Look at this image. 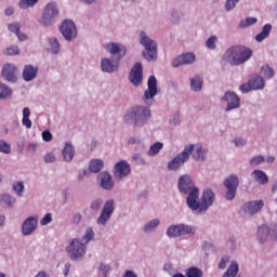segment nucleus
<instances>
[{
  "instance_id": "nucleus-1",
  "label": "nucleus",
  "mask_w": 277,
  "mask_h": 277,
  "mask_svg": "<svg viewBox=\"0 0 277 277\" xmlns=\"http://www.w3.org/2000/svg\"><path fill=\"white\" fill-rule=\"evenodd\" d=\"M104 49L111 55V58L103 57L100 68L102 72L114 75V72H118L122 57L127 55V47L120 42H110L104 45Z\"/></svg>"
},
{
  "instance_id": "nucleus-2",
  "label": "nucleus",
  "mask_w": 277,
  "mask_h": 277,
  "mask_svg": "<svg viewBox=\"0 0 277 277\" xmlns=\"http://www.w3.org/2000/svg\"><path fill=\"white\" fill-rule=\"evenodd\" d=\"M214 202L215 193L212 192L211 188L203 189L201 197L199 189L190 195V199L188 200V209H190L195 215H205V213H207V211L213 207Z\"/></svg>"
},
{
  "instance_id": "nucleus-3",
  "label": "nucleus",
  "mask_w": 277,
  "mask_h": 277,
  "mask_svg": "<svg viewBox=\"0 0 277 277\" xmlns=\"http://www.w3.org/2000/svg\"><path fill=\"white\" fill-rule=\"evenodd\" d=\"M150 119V108L146 106H133L126 110L123 122L130 127H144Z\"/></svg>"
},
{
  "instance_id": "nucleus-4",
  "label": "nucleus",
  "mask_w": 277,
  "mask_h": 277,
  "mask_svg": "<svg viewBox=\"0 0 277 277\" xmlns=\"http://www.w3.org/2000/svg\"><path fill=\"white\" fill-rule=\"evenodd\" d=\"M252 57V50L241 45H233L222 56L223 62L229 66H241Z\"/></svg>"
},
{
  "instance_id": "nucleus-5",
  "label": "nucleus",
  "mask_w": 277,
  "mask_h": 277,
  "mask_svg": "<svg viewBox=\"0 0 277 277\" xmlns=\"http://www.w3.org/2000/svg\"><path fill=\"white\" fill-rule=\"evenodd\" d=\"M138 42L141 47L145 49L142 52V57L146 60V62H157V41L151 39L147 31L141 30L138 32Z\"/></svg>"
},
{
  "instance_id": "nucleus-6",
  "label": "nucleus",
  "mask_w": 277,
  "mask_h": 277,
  "mask_svg": "<svg viewBox=\"0 0 277 277\" xmlns=\"http://www.w3.org/2000/svg\"><path fill=\"white\" fill-rule=\"evenodd\" d=\"M177 187L181 194H186V205L189 206V200L192 199V194H197L199 188L192 182V176L184 174L177 180Z\"/></svg>"
},
{
  "instance_id": "nucleus-7",
  "label": "nucleus",
  "mask_w": 277,
  "mask_h": 277,
  "mask_svg": "<svg viewBox=\"0 0 277 277\" xmlns=\"http://www.w3.org/2000/svg\"><path fill=\"white\" fill-rule=\"evenodd\" d=\"M67 254L71 261H81L85 256V245L75 238L66 247Z\"/></svg>"
},
{
  "instance_id": "nucleus-8",
  "label": "nucleus",
  "mask_w": 277,
  "mask_h": 277,
  "mask_svg": "<svg viewBox=\"0 0 277 277\" xmlns=\"http://www.w3.org/2000/svg\"><path fill=\"white\" fill-rule=\"evenodd\" d=\"M57 16H60L57 3H48L42 13L41 25H43V27H51L53 23H55V18H57Z\"/></svg>"
},
{
  "instance_id": "nucleus-9",
  "label": "nucleus",
  "mask_w": 277,
  "mask_h": 277,
  "mask_svg": "<svg viewBox=\"0 0 277 277\" xmlns=\"http://www.w3.org/2000/svg\"><path fill=\"white\" fill-rule=\"evenodd\" d=\"M223 185L226 188L225 200H235V196H237V188L239 187V176L236 174L229 175L224 180Z\"/></svg>"
},
{
  "instance_id": "nucleus-10",
  "label": "nucleus",
  "mask_w": 277,
  "mask_h": 277,
  "mask_svg": "<svg viewBox=\"0 0 277 277\" xmlns=\"http://www.w3.org/2000/svg\"><path fill=\"white\" fill-rule=\"evenodd\" d=\"M184 150L188 151V159L193 157L195 161H207V155H209V149L205 148L202 143L186 145Z\"/></svg>"
},
{
  "instance_id": "nucleus-11",
  "label": "nucleus",
  "mask_w": 277,
  "mask_h": 277,
  "mask_svg": "<svg viewBox=\"0 0 277 277\" xmlns=\"http://www.w3.org/2000/svg\"><path fill=\"white\" fill-rule=\"evenodd\" d=\"M189 161V151L188 149H183L182 153L177 154L171 161L167 164V170L169 172H179L185 163Z\"/></svg>"
},
{
  "instance_id": "nucleus-12",
  "label": "nucleus",
  "mask_w": 277,
  "mask_h": 277,
  "mask_svg": "<svg viewBox=\"0 0 277 277\" xmlns=\"http://www.w3.org/2000/svg\"><path fill=\"white\" fill-rule=\"evenodd\" d=\"M115 201L114 199H108L105 201L104 207L100 213V216L97 217V224L98 226H107V222L111 220V215H114L115 211Z\"/></svg>"
},
{
  "instance_id": "nucleus-13",
  "label": "nucleus",
  "mask_w": 277,
  "mask_h": 277,
  "mask_svg": "<svg viewBox=\"0 0 277 277\" xmlns=\"http://www.w3.org/2000/svg\"><path fill=\"white\" fill-rule=\"evenodd\" d=\"M131 174V164L127 160H120L113 167V176L115 181H123Z\"/></svg>"
},
{
  "instance_id": "nucleus-14",
  "label": "nucleus",
  "mask_w": 277,
  "mask_h": 277,
  "mask_svg": "<svg viewBox=\"0 0 277 277\" xmlns=\"http://www.w3.org/2000/svg\"><path fill=\"white\" fill-rule=\"evenodd\" d=\"M60 31L67 42L77 40V25L70 19H65L60 26Z\"/></svg>"
},
{
  "instance_id": "nucleus-15",
  "label": "nucleus",
  "mask_w": 277,
  "mask_h": 277,
  "mask_svg": "<svg viewBox=\"0 0 277 277\" xmlns=\"http://www.w3.org/2000/svg\"><path fill=\"white\" fill-rule=\"evenodd\" d=\"M222 103H227L225 107V111H233V109H239L241 106V100L238 94L233 91H226L224 95L221 97Z\"/></svg>"
},
{
  "instance_id": "nucleus-16",
  "label": "nucleus",
  "mask_w": 277,
  "mask_h": 277,
  "mask_svg": "<svg viewBox=\"0 0 277 277\" xmlns=\"http://www.w3.org/2000/svg\"><path fill=\"white\" fill-rule=\"evenodd\" d=\"M129 81L134 85V88H140L142 81H144V68L142 63H136L129 74Z\"/></svg>"
},
{
  "instance_id": "nucleus-17",
  "label": "nucleus",
  "mask_w": 277,
  "mask_h": 277,
  "mask_svg": "<svg viewBox=\"0 0 277 277\" xmlns=\"http://www.w3.org/2000/svg\"><path fill=\"white\" fill-rule=\"evenodd\" d=\"M96 179L101 189H104V192H111L116 187V182H114V177L109 171L101 172Z\"/></svg>"
},
{
  "instance_id": "nucleus-18",
  "label": "nucleus",
  "mask_w": 277,
  "mask_h": 277,
  "mask_svg": "<svg viewBox=\"0 0 277 277\" xmlns=\"http://www.w3.org/2000/svg\"><path fill=\"white\" fill-rule=\"evenodd\" d=\"M156 94H159V89L157 88V78L155 76H150L147 80V89L144 92L143 101L145 103L147 101H153Z\"/></svg>"
},
{
  "instance_id": "nucleus-19",
  "label": "nucleus",
  "mask_w": 277,
  "mask_h": 277,
  "mask_svg": "<svg viewBox=\"0 0 277 277\" xmlns=\"http://www.w3.org/2000/svg\"><path fill=\"white\" fill-rule=\"evenodd\" d=\"M194 62H196V54H194V52H187L177 55L173 60L172 66L173 68H181V66H187L194 64Z\"/></svg>"
},
{
  "instance_id": "nucleus-20",
  "label": "nucleus",
  "mask_w": 277,
  "mask_h": 277,
  "mask_svg": "<svg viewBox=\"0 0 277 277\" xmlns=\"http://www.w3.org/2000/svg\"><path fill=\"white\" fill-rule=\"evenodd\" d=\"M36 228H38V216H28L22 224V235L29 237L36 233Z\"/></svg>"
},
{
  "instance_id": "nucleus-21",
  "label": "nucleus",
  "mask_w": 277,
  "mask_h": 277,
  "mask_svg": "<svg viewBox=\"0 0 277 277\" xmlns=\"http://www.w3.org/2000/svg\"><path fill=\"white\" fill-rule=\"evenodd\" d=\"M262 207H265L263 200L249 201L242 206V211L245 215H256L261 211Z\"/></svg>"
},
{
  "instance_id": "nucleus-22",
  "label": "nucleus",
  "mask_w": 277,
  "mask_h": 277,
  "mask_svg": "<svg viewBox=\"0 0 277 277\" xmlns=\"http://www.w3.org/2000/svg\"><path fill=\"white\" fill-rule=\"evenodd\" d=\"M1 76L10 83H16V66L14 64H5L2 67Z\"/></svg>"
},
{
  "instance_id": "nucleus-23",
  "label": "nucleus",
  "mask_w": 277,
  "mask_h": 277,
  "mask_svg": "<svg viewBox=\"0 0 277 277\" xmlns=\"http://www.w3.org/2000/svg\"><path fill=\"white\" fill-rule=\"evenodd\" d=\"M45 51L51 55H60V52L62 51V45L60 44V40H57V37H50L48 39Z\"/></svg>"
},
{
  "instance_id": "nucleus-24",
  "label": "nucleus",
  "mask_w": 277,
  "mask_h": 277,
  "mask_svg": "<svg viewBox=\"0 0 277 277\" xmlns=\"http://www.w3.org/2000/svg\"><path fill=\"white\" fill-rule=\"evenodd\" d=\"M75 145L70 142L65 143L62 150L63 161H65V163H70L72 159H75Z\"/></svg>"
},
{
  "instance_id": "nucleus-25",
  "label": "nucleus",
  "mask_w": 277,
  "mask_h": 277,
  "mask_svg": "<svg viewBox=\"0 0 277 277\" xmlns=\"http://www.w3.org/2000/svg\"><path fill=\"white\" fill-rule=\"evenodd\" d=\"M40 68L34 65H26L23 70V79L26 82L34 81L38 77Z\"/></svg>"
},
{
  "instance_id": "nucleus-26",
  "label": "nucleus",
  "mask_w": 277,
  "mask_h": 277,
  "mask_svg": "<svg viewBox=\"0 0 277 277\" xmlns=\"http://www.w3.org/2000/svg\"><path fill=\"white\" fill-rule=\"evenodd\" d=\"M0 207H2V209H14V207H16V198L10 194L1 195Z\"/></svg>"
},
{
  "instance_id": "nucleus-27",
  "label": "nucleus",
  "mask_w": 277,
  "mask_h": 277,
  "mask_svg": "<svg viewBox=\"0 0 277 277\" xmlns=\"http://www.w3.org/2000/svg\"><path fill=\"white\" fill-rule=\"evenodd\" d=\"M251 176L255 181V183H259V185H267L269 183V177L267 176V173L263 170H254L251 173Z\"/></svg>"
},
{
  "instance_id": "nucleus-28",
  "label": "nucleus",
  "mask_w": 277,
  "mask_h": 277,
  "mask_svg": "<svg viewBox=\"0 0 277 277\" xmlns=\"http://www.w3.org/2000/svg\"><path fill=\"white\" fill-rule=\"evenodd\" d=\"M269 237H272V232H271V227L268 225L263 224L260 227H258L259 241H261L262 243H265V241L267 239H269Z\"/></svg>"
},
{
  "instance_id": "nucleus-29",
  "label": "nucleus",
  "mask_w": 277,
  "mask_h": 277,
  "mask_svg": "<svg viewBox=\"0 0 277 277\" xmlns=\"http://www.w3.org/2000/svg\"><path fill=\"white\" fill-rule=\"evenodd\" d=\"M105 168V162L102 159H92L89 163V171L93 174H98Z\"/></svg>"
},
{
  "instance_id": "nucleus-30",
  "label": "nucleus",
  "mask_w": 277,
  "mask_h": 277,
  "mask_svg": "<svg viewBox=\"0 0 277 277\" xmlns=\"http://www.w3.org/2000/svg\"><path fill=\"white\" fill-rule=\"evenodd\" d=\"M160 224L161 221L159 219H154L143 226V233H145V235H150L151 233H155V230H157V227Z\"/></svg>"
},
{
  "instance_id": "nucleus-31",
  "label": "nucleus",
  "mask_w": 277,
  "mask_h": 277,
  "mask_svg": "<svg viewBox=\"0 0 277 277\" xmlns=\"http://www.w3.org/2000/svg\"><path fill=\"white\" fill-rule=\"evenodd\" d=\"M167 237L169 239H179L181 237V225L180 224H172L167 228L166 232Z\"/></svg>"
},
{
  "instance_id": "nucleus-32",
  "label": "nucleus",
  "mask_w": 277,
  "mask_h": 277,
  "mask_svg": "<svg viewBox=\"0 0 277 277\" xmlns=\"http://www.w3.org/2000/svg\"><path fill=\"white\" fill-rule=\"evenodd\" d=\"M239 274V263L237 261H232L227 271L223 274L222 277H235Z\"/></svg>"
},
{
  "instance_id": "nucleus-33",
  "label": "nucleus",
  "mask_w": 277,
  "mask_h": 277,
  "mask_svg": "<svg viewBox=\"0 0 277 277\" xmlns=\"http://www.w3.org/2000/svg\"><path fill=\"white\" fill-rule=\"evenodd\" d=\"M202 78L200 76H195L190 78V90L193 92H202V85H203Z\"/></svg>"
},
{
  "instance_id": "nucleus-34",
  "label": "nucleus",
  "mask_w": 277,
  "mask_h": 277,
  "mask_svg": "<svg viewBox=\"0 0 277 277\" xmlns=\"http://www.w3.org/2000/svg\"><path fill=\"white\" fill-rule=\"evenodd\" d=\"M249 83L252 90H264L265 88V79L261 76L249 80Z\"/></svg>"
},
{
  "instance_id": "nucleus-35",
  "label": "nucleus",
  "mask_w": 277,
  "mask_h": 277,
  "mask_svg": "<svg viewBox=\"0 0 277 277\" xmlns=\"http://www.w3.org/2000/svg\"><path fill=\"white\" fill-rule=\"evenodd\" d=\"M272 34V24H266L263 26L262 31L255 36L256 42H263L266 38H269Z\"/></svg>"
},
{
  "instance_id": "nucleus-36",
  "label": "nucleus",
  "mask_w": 277,
  "mask_h": 277,
  "mask_svg": "<svg viewBox=\"0 0 277 277\" xmlns=\"http://www.w3.org/2000/svg\"><path fill=\"white\" fill-rule=\"evenodd\" d=\"M193 236L196 235V227L187 224H180V237H185V236Z\"/></svg>"
},
{
  "instance_id": "nucleus-37",
  "label": "nucleus",
  "mask_w": 277,
  "mask_h": 277,
  "mask_svg": "<svg viewBox=\"0 0 277 277\" xmlns=\"http://www.w3.org/2000/svg\"><path fill=\"white\" fill-rule=\"evenodd\" d=\"M104 200L102 197L93 198L90 201L89 208L91 211H94V213H98L101 211V207H103Z\"/></svg>"
},
{
  "instance_id": "nucleus-38",
  "label": "nucleus",
  "mask_w": 277,
  "mask_h": 277,
  "mask_svg": "<svg viewBox=\"0 0 277 277\" xmlns=\"http://www.w3.org/2000/svg\"><path fill=\"white\" fill-rule=\"evenodd\" d=\"M30 116L31 110L29 109V107H25L23 109L22 124L26 127V129H31V119H29Z\"/></svg>"
},
{
  "instance_id": "nucleus-39",
  "label": "nucleus",
  "mask_w": 277,
  "mask_h": 277,
  "mask_svg": "<svg viewBox=\"0 0 277 277\" xmlns=\"http://www.w3.org/2000/svg\"><path fill=\"white\" fill-rule=\"evenodd\" d=\"M261 75L264 77V79H273V77L276 75V71L272 66L269 65H263L261 67Z\"/></svg>"
},
{
  "instance_id": "nucleus-40",
  "label": "nucleus",
  "mask_w": 277,
  "mask_h": 277,
  "mask_svg": "<svg viewBox=\"0 0 277 277\" xmlns=\"http://www.w3.org/2000/svg\"><path fill=\"white\" fill-rule=\"evenodd\" d=\"M161 148H163V143L161 142H156L153 145H150L147 155L148 157H155V155H159L161 151Z\"/></svg>"
},
{
  "instance_id": "nucleus-41",
  "label": "nucleus",
  "mask_w": 277,
  "mask_h": 277,
  "mask_svg": "<svg viewBox=\"0 0 277 277\" xmlns=\"http://www.w3.org/2000/svg\"><path fill=\"white\" fill-rule=\"evenodd\" d=\"M12 95V89L5 85L3 82H0V101H5L9 96Z\"/></svg>"
},
{
  "instance_id": "nucleus-42",
  "label": "nucleus",
  "mask_w": 277,
  "mask_h": 277,
  "mask_svg": "<svg viewBox=\"0 0 277 277\" xmlns=\"http://www.w3.org/2000/svg\"><path fill=\"white\" fill-rule=\"evenodd\" d=\"M185 275L186 277H202L203 273L202 269L196 266H192L185 271Z\"/></svg>"
},
{
  "instance_id": "nucleus-43",
  "label": "nucleus",
  "mask_w": 277,
  "mask_h": 277,
  "mask_svg": "<svg viewBox=\"0 0 277 277\" xmlns=\"http://www.w3.org/2000/svg\"><path fill=\"white\" fill-rule=\"evenodd\" d=\"M92 239H94V229H92V227H89L82 236L80 243H83L85 246L87 243H90Z\"/></svg>"
},
{
  "instance_id": "nucleus-44",
  "label": "nucleus",
  "mask_w": 277,
  "mask_h": 277,
  "mask_svg": "<svg viewBox=\"0 0 277 277\" xmlns=\"http://www.w3.org/2000/svg\"><path fill=\"white\" fill-rule=\"evenodd\" d=\"M256 23H259V19L256 17H247L245 21L241 19L239 22V27L246 29L248 27H251V25H256Z\"/></svg>"
},
{
  "instance_id": "nucleus-45",
  "label": "nucleus",
  "mask_w": 277,
  "mask_h": 277,
  "mask_svg": "<svg viewBox=\"0 0 277 277\" xmlns=\"http://www.w3.org/2000/svg\"><path fill=\"white\" fill-rule=\"evenodd\" d=\"M13 190L15 192L18 198H23V193L25 192V184L23 182H14L13 183Z\"/></svg>"
},
{
  "instance_id": "nucleus-46",
  "label": "nucleus",
  "mask_w": 277,
  "mask_h": 277,
  "mask_svg": "<svg viewBox=\"0 0 277 277\" xmlns=\"http://www.w3.org/2000/svg\"><path fill=\"white\" fill-rule=\"evenodd\" d=\"M38 3V0H19L18 6L21 10H29V8H34Z\"/></svg>"
},
{
  "instance_id": "nucleus-47",
  "label": "nucleus",
  "mask_w": 277,
  "mask_h": 277,
  "mask_svg": "<svg viewBox=\"0 0 277 277\" xmlns=\"http://www.w3.org/2000/svg\"><path fill=\"white\" fill-rule=\"evenodd\" d=\"M216 44H217L216 36H211L206 41V47H207V49H210V51H215V49H217Z\"/></svg>"
},
{
  "instance_id": "nucleus-48",
  "label": "nucleus",
  "mask_w": 277,
  "mask_h": 277,
  "mask_svg": "<svg viewBox=\"0 0 277 277\" xmlns=\"http://www.w3.org/2000/svg\"><path fill=\"white\" fill-rule=\"evenodd\" d=\"M250 166H261L262 163H265V157L258 155V156H253L250 160H249Z\"/></svg>"
},
{
  "instance_id": "nucleus-49",
  "label": "nucleus",
  "mask_w": 277,
  "mask_h": 277,
  "mask_svg": "<svg viewBox=\"0 0 277 277\" xmlns=\"http://www.w3.org/2000/svg\"><path fill=\"white\" fill-rule=\"evenodd\" d=\"M169 18L171 23H179V21H181V13H179L177 10L172 9L169 11Z\"/></svg>"
},
{
  "instance_id": "nucleus-50",
  "label": "nucleus",
  "mask_w": 277,
  "mask_h": 277,
  "mask_svg": "<svg viewBox=\"0 0 277 277\" xmlns=\"http://www.w3.org/2000/svg\"><path fill=\"white\" fill-rule=\"evenodd\" d=\"M0 153H4V155H10L12 153L10 144L3 140H0Z\"/></svg>"
},
{
  "instance_id": "nucleus-51",
  "label": "nucleus",
  "mask_w": 277,
  "mask_h": 277,
  "mask_svg": "<svg viewBox=\"0 0 277 277\" xmlns=\"http://www.w3.org/2000/svg\"><path fill=\"white\" fill-rule=\"evenodd\" d=\"M18 53H21V51L17 45H10L3 51L4 55H18Z\"/></svg>"
},
{
  "instance_id": "nucleus-52",
  "label": "nucleus",
  "mask_w": 277,
  "mask_h": 277,
  "mask_svg": "<svg viewBox=\"0 0 277 277\" xmlns=\"http://www.w3.org/2000/svg\"><path fill=\"white\" fill-rule=\"evenodd\" d=\"M240 0H226L225 1V12H233L234 8H237V4Z\"/></svg>"
},
{
  "instance_id": "nucleus-53",
  "label": "nucleus",
  "mask_w": 277,
  "mask_h": 277,
  "mask_svg": "<svg viewBox=\"0 0 277 277\" xmlns=\"http://www.w3.org/2000/svg\"><path fill=\"white\" fill-rule=\"evenodd\" d=\"M43 161L45 163H55V161H57V157H55V154L53 153H48L44 155Z\"/></svg>"
},
{
  "instance_id": "nucleus-54",
  "label": "nucleus",
  "mask_w": 277,
  "mask_h": 277,
  "mask_svg": "<svg viewBox=\"0 0 277 277\" xmlns=\"http://www.w3.org/2000/svg\"><path fill=\"white\" fill-rule=\"evenodd\" d=\"M53 222V215L51 213H47L41 220V226H47V224H51Z\"/></svg>"
},
{
  "instance_id": "nucleus-55",
  "label": "nucleus",
  "mask_w": 277,
  "mask_h": 277,
  "mask_svg": "<svg viewBox=\"0 0 277 277\" xmlns=\"http://www.w3.org/2000/svg\"><path fill=\"white\" fill-rule=\"evenodd\" d=\"M228 263H230V256L224 255L219 264V269H226Z\"/></svg>"
},
{
  "instance_id": "nucleus-56",
  "label": "nucleus",
  "mask_w": 277,
  "mask_h": 277,
  "mask_svg": "<svg viewBox=\"0 0 277 277\" xmlns=\"http://www.w3.org/2000/svg\"><path fill=\"white\" fill-rule=\"evenodd\" d=\"M169 123L173 127L181 124V116L179 114H174L172 118L169 119Z\"/></svg>"
},
{
  "instance_id": "nucleus-57",
  "label": "nucleus",
  "mask_w": 277,
  "mask_h": 277,
  "mask_svg": "<svg viewBox=\"0 0 277 277\" xmlns=\"http://www.w3.org/2000/svg\"><path fill=\"white\" fill-rule=\"evenodd\" d=\"M9 31L13 34H18L21 31V24L19 23H12L9 25Z\"/></svg>"
},
{
  "instance_id": "nucleus-58",
  "label": "nucleus",
  "mask_w": 277,
  "mask_h": 277,
  "mask_svg": "<svg viewBox=\"0 0 277 277\" xmlns=\"http://www.w3.org/2000/svg\"><path fill=\"white\" fill-rule=\"evenodd\" d=\"M98 271L103 272L104 276H107V274H109V272L111 271V266H109V264L101 263Z\"/></svg>"
},
{
  "instance_id": "nucleus-59",
  "label": "nucleus",
  "mask_w": 277,
  "mask_h": 277,
  "mask_svg": "<svg viewBox=\"0 0 277 277\" xmlns=\"http://www.w3.org/2000/svg\"><path fill=\"white\" fill-rule=\"evenodd\" d=\"M234 144L237 148H243V146H246V144H248V142L245 138L237 137L234 140Z\"/></svg>"
},
{
  "instance_id": "nucleus-60",
  "label": "nucleus",
  "mask_w": 277,
  "mask_h": 277,
  "mask_svg": "<svg viewBox=\"0 0 277 277\" xmlns=\"http://www.w3.org/2000/svg\"><path fill=\"white\" fill-rule=\"evenodd\" d=\"M163 272H166L167 274H169L170 276H174V266L171 263L164 264L163 265Z\"/></svg>"
},
{
  "instance_id": "nucleus-61",
  "label": "nucleus",
  "mask_w": 277,
  "mask_h": 277,
  "mask_svg": "<svg viewBox=\"0 0 277 277\" xmlns=\"http://www.w3.org/2000/svg\"><path fill=\"white\" fill-rule=\"evenodd\" d=\"M269 228H271V239H274V241H277V223L272 224Z\"/></svg>"
},
{
  "instance_id": "nucleus-62",
  "label": "nucleus",
  "mask_w": 277,
  "mask_h": 277,
  "mask_svg": "<svg viewBox=\"0 0 277 277\" xmlns=\"http://www.w3.org/2000/svg\"><path fill=\"white\" fill-rule=\"evenodd\" d=\"M41 135L43 142H51L53 140V134L49 130H44Z\"/></svg>"
},
{
  "instance_id": "nucleus-63",
  "label": "nucleus",
  "mask_w": 277,
  "mask_h": 277,
  "mask_svg": "<svg viewBox=\"0 0 277 277\" xmlns=\"http://www.w3.org/2000/svg\"><path fill=\"white\" fill-rule=\"evenodd\" d=\"M239 90H240V92H242V94H248V92H251L252 87L250 85V82H248V83H242V84L239 87Z\"/></svg>"
},
{
  "instance_id": "nucleus-64",
  "label": "nucleus",
  "mask_w": 277,
  "mask_h": 277,
  "mask_svg": "<svg viewBox=\"0 0 277 277\" xmlns=\"http://www.w3.org/2000/svg\"><path fill=\"white\" fill-rule=\"evenodd\" d=\"M132 161H134L135 163H145L144 158H142L141 153L133 154Z\"/></svg>"
}]
</instances>
